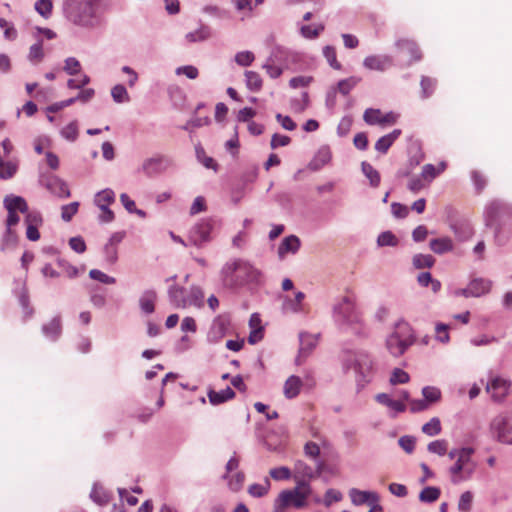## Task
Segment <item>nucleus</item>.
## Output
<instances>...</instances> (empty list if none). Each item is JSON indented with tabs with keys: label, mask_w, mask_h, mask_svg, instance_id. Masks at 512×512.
Here are the masks:
<instances>
[{
	"label": "nucleus",
	"mask_w": 512,
	"mask_h": 512,
	"mask_svg": "<svg viewBox=\"0 0 512 512\" xmlns=\"http://www.w3.org/2000/svg\"><path fill=\"white\" fill-rule=\"evenodd\" d=\"M106 6L105 0H67L65 13L75 25L92 27L98 22L99 12Z\"/></svg>",
	"instance_id": "nucleus-1"
},
{
	"label": "nucleus",
	"mask_w": 512,
	"mask_h": 512,
	"mask_svg": "<svg viewBox=\"0 0 512 512\" xmlns=\"http://www.w3.org/2000/svg\"><path fill=\"white\" fill-rule=\"evenodd\" d=\"M255 278V269L248 262L241 259L227 262L222 269L223 284L229 288L242 286Z\"/></svg>",
	"instance_id": "nucleus-2"
},
{
	"label": "nucleus",
	"mask_w": 512,
	"mask_h": 512,
	"mask_svg": "<svg viewBox=\"0 0 512 512\" xmlns=\"http://www.w3.org/2000/svg\"><path fill=\"white\" fill-rule=\"evenodd\" d=\"M415 337L411 326L404 321L395 325L394 331L386 339V348L395 357L401 356L414 343Z\"/></svg>",
	"instance_id": "nucleus-3"
},
{
	"label": "nucleus",
	"mask_w": 512,
	"mask_h": 512,
	"mask_svg": "<svg viewBox=\"0 0 512 512\" xmlns=\"http://www.w3.org/2000/svg\"><path fill=\"white\" fill-rule=\"evenodd\" d=\"M311 494V488L304 484H296V487L290 490H283L274 502L273 512H284L288 507L301 509L306 506L307 499Z\"/></svg>",
	"instance_id": "nucleus-4"
},
{
	"label": "nucleus",
	"mask_w": 512,
	"mask_h": 512,
	"mask_svg": "<svg viewBox=\"0 0 512 512\" xmlns=\"http://www.w3.org/2000/svg\"><path fill=\"white\" fill-rule=\"evenodd\" d=\"M347 368L353 369L358 383L364 385L371 380L373 375V362L365 353L349 354L345 361Z\"/></svg>",
	"instance_id": "nucleus-5"
},
{
	"label": "nucleus",
	"mask_w": 512,
	"mask_h": 512,
	"mask_svg": "<svg viewBox=\"0 0 512 512\" xmlns=\"http://www.w3.org/2000/svg\"><path fill=\"white\" fill-rule=\"evenodd\" d=\"M473 453L474 449L470 447L460 449L459 458L456 459L455 464L449 469L453 483L457 484L471 476L474 470V465L471 464V456Z\"/></svg>",
	"instance_id": "nucleus-6"
},
{
	"label": "nucleus",
	"mask_w": 512,
	"mask_h": 512,
	"mask_svg": "<svg viewBox=\"0 0 512 512\" xmlns=\"http://www.w3.org/2000/svg\"><path fill=\"white\" fill-rule=\"evenodd\" d=\"M489 428L497 441L512 445V418L499 414L492 419Z\"/></svg>",
	"instance_id": "nucleus-7"
},
{
	"label": "nucleus",
	"mask_w": 512,
	"mask_h": 512,
	"mask_svg": "<svg viewBox=\"0 0 512 512\" xmlns=\"http://www.w3.org/2000/svg\"><path fill=\"white\" fill-rule=\"evenodd\" d=\"M214 228L212 219H202L189 231V240L195 246H200L211 240V232Z\"/></svg>",
	"instance_id": "nucleus-8"
},
{
	"label": "nucleus",
	"mask_w": 512,
	"mask_h": 512,
	"mask_svg": "<svg viewBox=\"0 0 512 512\" xmlns=\"http://www.w3.org/2000/svg\"><path fill=\"white\" fill-rule=\"evenodd\" d=\"M335 313L337 318L343 322L353 323L359 321L355 301L349 296L343 297L342 301L335 307Z\"/></svg>",
	"instance_id": "nucleus-9"
},
{
	"label": "nucleus",
	"mask_w": 512,
	"mask_h": 512,
	"mask_svg": "<svg viewBox=\"0 0 512 512\" xmlns=\"http://www.w3.org/2000/svg\"><path fill=\"white\" fill-rule=\"evenodd\" d=\"M397 52L403 56L407 64L419 61L422 57L418 45L411 39H399L395 43Z\"/></svg>",
	"instance_id": "nucleus-10"
},
{
	"label": "nucleus",
	"mask_w": 512,
	"mask_h": 512,
	"mask_svg": "<svg viewBox=\"0 0 512 512\" xmlns=\"http://www.w3.org/2000/svg\"><path fill=\"white\" fill-rule=\"evenodd\" d=\"M230 318L227 315H219L217 316L211 325V328L208 332V340L212 343L219 342L229 331L230 328Z\"/></svg>",
	"instance_id": "nucleus-11"
},
{
	"label": "nucleus",
	"mask_w": 512,
	"mask_h": 512,
	"mask_svg": "<svg viewBox=\"0 0 512 512\" xmlns=\"http://www.w3.org/2000/svg\"><path fill=\"white\" fill-rule=\"evenodd\" d=\"M364 121L369 125H390L397 121V115L393 112L382 113L379 109L369 108L364 112Z\"/></svg>",
	"instance_id": "nucleus-12"
},
{
	"label": "nucleus",
	"mask_w": 512,
	"mask_h": 512,
	"mask_svg": "<svg viewBox=\"0 0 512 512\" xmlns=\"http://www.w3.org/2000/svg\"><path fill=\"white\" fill-rule=\"evenodd\" d=\"M172 161L166 156H156L144 160L142 170L146 175L153 176L164 172L170 167Z\"/></svg>",
	"instance_id": "nucleus-13"
},
{
	"label": "nucleus",
	"mask_w": 512,
	"mask_h": 512,
	"mask_svg": "<svg viewBox=\"0 0 512 512\" xmlns=\"http://www.w3.org/2000/svg\"><path fill=\"white\" fill-rule=\"evenodd\" d=\"M510 382L501 377H494L486 386V391L491 394L494 401H502L509 392Z\"/></svg>",
	"instance_id": "nucleus-14"
},
{
	"label": "nucleus",
	"mask_w": 512,
	"mask_h": 512,
	"mask_svg": "<svg viewBox=\"0 0 512 512\" xmlns=\"http://www.w3.org/2000/svg\"><path fill=\"white\" fill-rule=\"evenodd\" d=\"M393 65L392 57L387 55H370L364 58L363 66L368 70L384 72Z\"/></svg>",
	"instance_id": "nucleus-15"
},
{
	"label": "nucleus",
	"mask_w": 512,
	"mask_h": 512,
	"mask_svg": "<svg viewBox=\"0 0 512 512\" xmlns=\"http://www.w3.org/2000/svg\"><path fill=\"white\" fill-rule=\"evenodd\" d=\"M491 282L485 279H474L472 280L467 288L462 290V294L465 297H479L490 291Z\"/></svg>",
	"instance_id": "nucleus-16"
},
{
	"label": "nucleus",
	"mask_w": 512,
	"mask_h": 512,
	"mask_svg": "<svg viewBox=\"0 0 512 512\" xmlns=\"http://www.w3.org/2000/svg\"><path fill=\"white\" fill-rule=\"evenodd\" d=\"M314 476V470L305 462L299 460L295 463L293 478L297 485L302 483L305 487H310L308 480L312 479Z\"/></svg>",
	"instance_id": "nucleus-17"
},
{
	"label": "nucleus",
	"mask_w": 512,
	"mask_h": 512,
	"mask_svg": "<svg viewBox=\"0 0 512 512\" xmlns=\"http://www.w3.org/2000/svg\"><path fill=\"white\" fill-rule=\"evenodd\" d=\"M349 496L354 505H363L379 502V496L375 492L362 491L356 488H352L349 491Z\"/></svg>",
	"instance_id": "nucleus-18"
},
{
	"label": "nucleus",
	"mask_w": 512,
	"mask_h": 512,
	"mask_svg": "<svg viewBox=\"0 0 512 512\" xmlns=\"http://www.w3.org/2000/svg\"><path fill=\"white\" fill-rule=\"evenodd\" d=\"M300 248V239L295 235L285 237L278 247L279 258L283 259L287 253L295 254Z\"/></svg>",
	"instance_id": "nucleus-19"
},
{
	"label": "nucleus",
	"mask_w": 512,
	"mask_h": 512,
	"mask_svg": "<svg viewBox=\"0 0 512 512\" xmlns=\"http://www.w3.org/2000/svg\"><path fill=\"white\" fill-rule=\"evenodd\" d=\"M4 207L7 211H15L27 213L28 205L26 200L21 196L8 195L4 198Z\"/></svg>",
	"instance_id": "nucleus-20"
},
{
	"label": "nucleus",
	"mask_w": 512,
	"mask_h": 512,
	"mask_svg": "<svg viewBox=\"0 0 512 512\" xmlns=\"http://www.w3.org/2000/svg\"><path fill=\"white\" fill-rule=\"evenodd\" d=\"M401 130L400 129H395L393 130L391 133L389 134H386L384 136H382L380 139H378V141L375 143V149L382 153V154H385L387 153V151L389 150V148L393 145V143L399 138V136L401 135Z\"/></svg>",
	"instance_id": "nucleus-21"
},
{
	"label": "nucleus",
	"mask_w": 512,
	"mask_h": 512,
	"mask_svg": "<svg viewBox=\"0 0 512 512\" xmlns=\"http://www.w3.org/2000/svg\"><path fill=\"white\" fill-rule=\"evenodd\" d=\"M317 344V338L310 334L300 335L299 356L296 359L297 364H301V357H306Z\"/></svg>",
	"instance_id": "nucleus-22"
},
{
	"label": "nucleus",
	"mask_w": 512,
	"mask_h": 512,
	"mask_svg": "<svg viewBox=\"0 0 512 512\" xmlns=\"http://www.w3.org/2000/svg\"><path fill=\"white\" fill-rule=\"evenodd\" d=\"M303 383L302 380L295 375L290 376L284 383L283 393L286 398L292 399L298 396Z\"/></svg>",
	"instance_id": "nucleus-23"
},
{
	"label": "nucleus",
	"mask_w": 512,
	"mask_h": 512,
	"mask_svg": "<svg viewBox=\"0 0 512 512\" xmlns=\"http://www.w3.org/2000/svg\"><path fill=\"white\" fill-rule=\"evenodd\" d=\"M156 300L157 293L154 290L144 291L139 299V305L141 310L145 314H152L155 311Z\"/></svg>",
	"instance_id": "nucleus-24"
},
{
	"label": "nucleus",
	"mask_w": 512,
	"mask_h": 512,
	"mask_svg": "<svg viewBox=\"0 0 512 512\" xmlns=\"http://www.w3.org/2000/svg\"><path fill=\"white\" fill-rule=\"evenodd\" d=\"M42 331L47 338L53 341L58 339L62 332V323L60 316L54 317L47 324L43 325Z\"/></svg>",
	"instance_id": "nucleus-25"
},
{
	"label": "nucleus",
	"mask_w": 512,
	"mask_h": 512,
	"mask_svg": "<svg viewBox=\"0 0 512 512\" xmlns=\"http://www.w3.org/2000/svg\"><path fill=\"white\" fill-rule=\"evenodd\" d=\"M46 187L55 195L61 198H68L70 190L65 182L57 177H52L48 180Z\"/></svg>",
	"instance_id": "nucleus-26"
},
{
	"label": "nucleus",
	"mask_w": 512,
	"mask_h": 512,
	"mask_svg": "<svg viewBox=\"0 0 512 512\" xmlns=\"http://www.w3.org/2000/svg\"><path fill=\"white\" fill-rule=\"evenodd\" d=\"M447 168V163L442 161L437 166L432 164H426L422 167L421 176L422 178L430 183L438 175L443 173Z\"/></svg>",
	"instance_id": "nucleus-27"
},
{
	"label": "nucleus",
	"mask_w": 512,
	"mask_h": 512,
	"mask_svg": "<svg viewBox=\"0 0 512 512\" xmlns=\"http://www.w3.org/2000/svg\"><path fill=\"white\" fill-rule=\"evenodd\" d=\"M171 303L176 308H185L188 306V298L185 297V291L182 287L172 286L168 291Z\"/></svg>",
	"instance_id": "nucleus-28"
},
{
	"label": "nucleus",
	"mask_w": 512,
	"mask_h": 512,
	"mask_svg": "<svg viewBox=\"0 0 512 512\" xmlns=\"http://www.w3.org/2000/svg\"><path fill=\"white\" fill-rule=\"evenodd\" d=\"M430 249L436 254H443L453 250V242L449 237L432 239L429 243Z\"/></svg>",
	"instance_id": "nucleus-29"
},
{
	"label": "nucleus",
	"mask_w": 512,
	"mask_h": 512,
	"mask_svg": "<svg viewBox=\"0 0 512 512\" xmlns=\"http://www.w3.org/2000/svg\"><path fill=\"white\" fill-rule=\"evenodd\" d=\"M376 401L380 404H383L397 413L404 412L406 410V405L401 400H393L386 393H380L376 395Z\"/></svg>",
	"instance_id": "nucleus-30"
},
{
	"label": "nucleus",
	"mask_w": 512,
	"mask_h": 512,
	"mask_svg": "<svg viewBox=\"0 0 512 512\" xmlns=\"http://www.w3.org/2000/svg\"><path fill=\"white\" fill-rule=\"evenodd\" d=\"M208 397L211 404L218 405L224 403L227 400L233 399L235 397V392L230 387H227L219 392L210 390Z\"/></svg>",
	"instance_id": "nucleus-31"
},
{
	"label": "nucleus",
	"mask_w": 512,
	"mask_h": 512,
	"mask_svg": "<svg viewBox=\"0 0 512 512\" xmlns=\"http://www.w3.org/2000/svg\"><path fill=\"white\" fill-rule=\"evenodd\" d=\"M91 499L98 505H107L110 501V494L101 486L95 485L90 494Z\"/></svg>",
	"instance_id": "nucleus-32"
},
{
	"label": "nucleus",
	"mask_w": 512,
	"mask_h": 512,
	"mask_svg": "<svg viewBox=\"0 0 512 512\" xmlns=\"http://www.w3.org/2000/svg\"><path fill=\"white\" fill-rule=\"evenodd\" d=\"M246 86L251 91H260L263 85L262 78L259 73L255 71H246Z\"/></svg>",
	"instance_id": "nucleus-33"
},
{
	"label": "nucleus",
	"mask_w": 512,
	"mask_h": 512,
	"mask_svg": "<svg viewBox=\"0 0 512 512\" xmlns=\"http://www.w3.org/2000/svg\"><path fill=\"white\" fill-rule=\"evenodd\" d=\"M115 200V194L111 189H104L97 193L95 196V204L99 208H105V206H109Z\"/></svg>",
	"instance_id": "nucleus-34"
},
{
	"label": "nucleus",
	"mask_w": 512,
	"mask_h": 512,
	"mask_svg": "<svg viewBox=\"0 0 512 512\" xmlns=\"http://www.w3.org/2000/svg\"><path fill=\"white\" fill-rule=\"evenodd\" d=\"M362 172L369 179L373 187H377L380 184V174L371 164L363 162Z\"/></svg>",
	"instance_id": "nucleus-35"
},
{
	"label": "nucleus",
	"mask_w": 512,
	"mask_h": 512,
	"mask_svg": "<svg viewBox=\"0 0 512 512\" xmlns=\"http://www.w3.org/2000/svg\"><path fill=\"white\" fill-rule=\"evenodd\" d=\"M323 55L326 58L329 65L335 70H341L342 65L337 60L336 49L333 46L327 45L323 48Z\"/></svg>",
	"instance_id": "nucleus-36"
},
{
	"label": "nucleus",
	"mask_w": 512,
	"mask_h": 512,
	"mask_svg": "<svg viewBox=\"0 0 512 512\" xmlns=\"http://www.w3.org/2000/svg\"><path fill=\"white\" fill-rule=\"evenodd\" d=\"M440 493V489L437 487H426L421 491L419 499L422 502L432 503L438 500Z\"/></svg>",
	"instance_id": "nucleus-37"
},
{
	"label": "nucleus",
	"mask_w": 512,
	"mask_h": 512,
	"mask_svg": "<svg viewBox=\"0 0 512 512\" xmlns=\"http://www.w3.org/2000/svg\"><path fill=\"white\" fill-rule=\"evenodd\" d=\"M210 36V30L206 26H201L197 30L193 32H189L186 34V39L190 43H194L197 41H203L209 38Z\"/></svg>",
	"instance_id": "nucleus-38"
},
{
	"label": "nucleus",
	"mask_w": 512,
	"mask_h": 512,
	"mask_svg": "<svg viewBox=\"0 0 512 512\" xmlns=\"http://www.w3.org/2000/svg\"><path fill=\"white\" fill-rule=\"evenodd\" d=\"M434 263V257L429 254H417L413 257V264L417 269L431 268Z\"/></svg>",
	"instance_id": "nucleus-39"
},
{
	"label": "nucleus",
	"mask_w": 512,
	"mask_h": 512,
	"mask_svg": "<svg viewBox=\"0 0 512 512\" xmlns=\"http://www.w3.org/2000/svg\"><path fill=\"white\" fill-rule=\"evenodd\" d=\"M360 81L361 78L356 76L343 79L338 82V91L343 95H347Z\"/></svg>",
	"instance_id": "nucleus-40"
},
{
	"label": "nucleus",
	"mask_w": 512,
	"mask_h": 512,
	"mask_svg": "<svg viewBox=\"0 0 512 512\" xmlns=\"http://www.w3.org/2000/svg\"><path fill=\"white\" fill-rule=\"evenodd\" d=\"M17 164L13 162H4L0 157V179H10L17 171Z\"/></svg>",
	"instance_id": "nucleus-41"
},
{
	"label": "nucleus",
	"mask_w": 512,
	"mask_h": 512,
	"mask_svg": "<svg viewBox=\"0 0 512 512\" xmlns=\"http://www.w3.org/2000/svg\"><path fill=\"white\" fill-rule=\"evenodd\" d=\"M453 230L460 241L468 240L473 235V229L468 223L454 225Z\"/></svg>",
	"instance_id": "nucleus-42"
},
{
	"label": "nucleus",
	"mask_w": 512,
	"mask_h": 512,
	"mask_svg": "<svg viewBox=\"0 0 512 512\" xmlns=\"http://www.w3.org/2000/svg\"><path fill=\"white\" fill-rule=\"evenodd\" d=\"M79 129L77 121L67 124L62 130L61 135L68 141H75L78 137Z\"/></svg>",
	"instance_id": "nucleus-43"
},
{
	"label": "nucleus",
	"mask_w": 512,
	"mask_h": 512,
	"mask_svg": "<svg viewBox=\"0 0 512 512\" xmlns=\"http://www.w3.org/2000/svg\"><path fill=\"white\" fill-rule=\"evenodd\" d=\"M270 489V481L265 480V484H252L248 488V492L253 497H263Z\"/></svg>",
	"instance_id": "nucleus-44"
},
{
	"label": "nucleus",
	"mask_w": 512,
	"mask_h": 512,
	"mask_svg": "<svg viewBox=\"0 0 512 512\" xmlns=\"http://www.w3.org/2000/svg\"><path fill=\"white\" fill-rule=\"evenodd\" d=\"M423 433L429 436L438 435L441 432V423L438 418H432L429 422L423 425Z\"/></svg>",
	"instance_id": "nucleus-45"
},
{
	"label": "nucleus",
	"mask_w": 512,
	"mask_h": 512,
	"mask_svg": "<svg viewBox=\"0 0 512 512\" xmlns=\"http://www.w3.org/2000/svg\"><path fill=\"white\" fill-rule=\"evenodd\" d=\"M448 443L446 440H435L428 445V451L439 456H443L447 453Z\"/></svg>",
	"instance_id": "nucleus-46"
},
{
	"label": "nucleus",
	"mask_w": 512,
	"mask_h": 512,
	"mask_svg": "<svg viewBox=\"0 0 512 512\" xmlns=\"http://www.w3.org/2000/svg\"><path fill=\"white\" fill-rule=\"evenodd\" d=\"M473 494L470 491L464 492L458 502V510L460 512H469L472 508Z\"/></svg>",
	"instance_id": "nucleus-47"
},
{
	"label": "nucleus",
	"mask_w": 512,
	"mask_h": 512,
	"mask_svg": "<svg viewBox=\"0 0 512 512\" xmlns=\"http://www.w3.org/2000/svg\"><path fill=\"white\" fill-rule=\"evenodd\" d=\"M269 475L276 481L288 480L291 478V470L288 467L281 466L271 469Z\"/></svg>",
	"instance_id": "nucleus-48"
},
{
	"label": "nucleus",
	"mask_w": 512,
	"mask_h": 512,
	"mask_svg": "<svg viewBox=\"0 0 512 512\" xmlns=\"http://www.w3.org/2000/svg\"><path fill=\"white\" fill-rule=\"evenodd\" d=\"M112 98L117 103L126 102L129 100V95L123 85H115L111 90Z\"/></svg>",
	"instance_id": "nucleus-49"
},
{
	"label": "nucleus",
	"mask_w": 512,
	"mask_h": 512,
	"mask_svg": "<svg viewBox=\"0 0 512 512\" xmlns=\"http://www.w3.org/2000/svg\"><path fill=\"white\" fill-rule=\"evenodd\" d=\"M204 301V293L199 287H192L190 297L188 298V305L201 307Z\"/></svg>",
	"instance_id": "nucleus-50"
},
{
	"label": "nucleus",
	"mask_w": 512,
	"mask_h": 512,
	"mask_svg": "<svg viewBox=\"0 0 512 512\" xmlns=\"http://www.w3.org/2000/svg\"><path fill=\"white\" fill-rule=\"evenodd\" d=\"M324 25L319 24L315 28L310 25H304L301 27L300 31L303 37L308 39H314L319 36V34L324 30Z\"/></svg>",
	"instance_id": "nucleus-51"
},
{
	"label": "nucleus",
	"mask_w": 512,
	"mask_h": 512,
	"mask_svg": "<svg viewBox=\"0 0 512 512\" xmlns=\"http://www.w3.org/2000/svg\"><path fill=\"white\" fill-rule=\"evenodd\" d=\"M79 208L78 202H72L70 204L64 205L61 208V217L64 221L69 222L72 217L77 213Z\"/></svg>",
	"instance_id": "nucleus-52"
},
{
	"label": "nucleus",
	"mask_w": 512,
	"mask_h": 512,
	"mask_svg": "<svg viewBox=\"0 0 512 512\" xmlns=\"http://www.w3.org/2000/svg\"><path fill=\"white\" fill-rule=\"evenodd\" d=\"M422 394L428 404L437 402L441 397L440 390L438 388L430 386L424 387L422 390Z\"/></svg>",
	"instance_id": "nucleus-53"
},
{
	"label": "nucleus",
	"mask_w": 512,
	"mask_h": 512,
	"mask_svg": "<svg viewBox=\"0 0 512 512\" xmlns=\"http://www.w3.org/2000/svg\"><path fill=\"white\" fill-rule=\"evenodd\" d=\"M52 7V0H38L35 3V10L45 18L50 16Z\"/></svg>",
	"instance_id": "nucleus-54"
},
{
	"label": "nucleus",
	"mask_w": 512,
	"mask_h": 512,
	"mask_svg": "<svg viewBox=\"0 0 512 512\" xmlns=\"http://www.w3.org/2000/svg\"><path fill=\"white\" fill-rule=\"evenodd\" d=\"M244 480H245V474L243 472H237L236 474L232 475L229 478V481H228L229 488L234 492L239 491L244 484Z\"/></svg>",
	"instance_id": "nucleus-55"
},
{
	"label": "nucleus",
	"mask_w": 512,
	"mask_h": 512,
	"mask_svg": "<svg viewBox=\"0 0 512 512\" xmlns=\"http://www.w3.org/2000/svg\"><path fill=\"white\" fill-rule=\"evenodd\" d=\"M377 243L379 246H396L398 240L392 232L386 231L378 236Z\"/></svg>",
	"instance_id": "nucleus-56"
},
{
	"label": "nucleus",
	"mask_w": 512,
	"mask_h": 512,
	"mask_svg": "<svg viewBox=\"0 0 512 512\" xmlns=\"http://www.w3.org/2000/svg\"><path fill=\"white\" fill-rule=\"evenodd\" d=\"M89 276L93 280H97L104 284H114L116 282L114 277H111L98 269L90 270Z\"/></svg>",
	"instance_id": "nucleus-57"
},
{
	"label": "nucleus",
	"mask_w": 512,
	"mask_h": 512,
	"mask_svg": "<svg viewBox=\"0 0 512 512\" xmlns=\"http://www.w3.org/2000/svg\"><path fill=\"white\" fill-rule=\"evenodd\" d=\"M305 298V294L303 292H297L295 294L294 300H287L285 302V309L291 310L293 312H298L301 309V303Z\"/></svg>",
	"instance_id": "nucleus-58"
},
{
	"label": "nucleus",
	"mask_w": 512,
	"mask_h": 512,
	"mask_svg": "<svg viewBox=\"0 0 512 512\" xmlns=\"http://www.w3.org/2000/svg\"><path fill=\"white\" fill-rule=\"evenodd\" d=\"M255 59V56L252 52L250 51H242V52H238L236 55H235V61L238 65L240 66H249L252 64V62L254 61Z\"/></svg>",
	"instance_id": "nucleus-59"
},
{
	"label": "nucleus",
	"mask_w": 512,
	"mask_h": 512,
	"mask_svg": "<svg viewBox=\"0 0 512 512\" xmlns=\"http://www.w3.org/2000/svg\"><path fill=\"white\" fill-rule=\"evenodd\" d=\"M409 381V375L402 369L396 368L393 370L390 382L393 385L396 384H405Z\"/></svg>",
	"instance_id": "nucleus-60"
},
{
	"label": "nucleus",
	"mask_w": 512,
	"mask_h": 512,
	"mask_svg": "<svg viewBox=\"0 0 512 512\" xmlns=\"http://www.w3.org/2000/svg\"><path fill=\"white\" fill-rule=\"evenodd\" d=\"M80 69H81L80 62L76 58L69 57L65 60L64 70L68 74L75 75L80 71Z\"/></svg>",
	"instance_id": "nucleus-61"
},
{
	"label": "nucleus",
	"mask_w": 512,
	"mask_h": 512,
	"mask_svg": "<svg viewBox=\"0 0 512 512\" xmlns=\"http://www.w3.org/2000/svg\"><path fill=\"white\" fill-rule=\"evenodd\" d=\"M26 217H25V223L26 226H40L42 225L43 219L39 212L33 211L29 212L27 211Z\"/></svg>",
	"instance_id": "nucleus-62"
},
{
	"label": "nucleus",
	"mask_w": 512,
	"mask_h": 512,
	"mask_svg": "<svg viewBox=\"0 0 512 512\" xmlns=\"http://www.w3.org/2000/svg\"><path fill=\"white\" fill-rule=\"evenodd\" d=\"M44 56L42 41H38L30 47L29 58L40 61Z\"/></svg>",
	"instance_id": "nucleus-63"
},
{
	"label": "nucleus",
	"mask_w": 512,
	"mask_h": 512,
	"mask_svg": "<svg viewBox=\"0 0 512 512\" xmlns=\"http://www.w3.org/2000/svg\"><path fill=\"white\" fill-rule=\"evenodd\" d=\"M313 78L310 76H297L292 78L289 81V85L291 88H300V87H306L312 82Z\"/></svg>",
	"instance_id": "nucleus-64"
}]
</instances>
